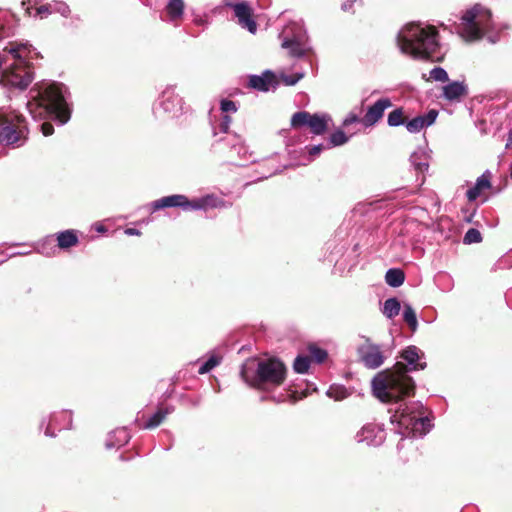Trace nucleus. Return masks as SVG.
<instances>
[{
	"label": "nucleus",
	"mask_w": 512,
	"mask_h": 512,
	"mask_svg": "<svg viewBox=\"0 0 512 512\" xmlns=\"http://www.w3.org/2000/svg\"><path fill=\"white\" fill-rule=\"evenodd\" d=\"M424 352L411 345L400 354L398 361L391 369L377 373L372 379L373 394L382 402L398 403L401 399L414 392L415 383L409 372L424 370L427 366Z\"/></svg>",
	"instance_id": "f257e3e1"
},
{
	"label": "nucleus",
	"mask_w": 512,
	"mask_h": 512,
	"mask_svg": "<svg viewBox=\"0 0 512 512\" xmlns=\"http://www.w3.org/2000/svg\"><path fill=\"white\" fill-rule=\"evenodd\" d=\"M396 42L402 54L413 59L439 61L440 48L438 31L434 26L423 23H408L398 32Z\"/></svg>",
	"instance_id": "f03ea898"
},
{
	"label": "nucleus",
	"mask_w": 512,
	"mask_h": 512,
	"mask_svg": "<svg viewBox=\"0 0 512 512\" xmlns=\"http://www.w3.org/2000/svg\"><path fill=\"white\" fill-rule=\"evenodd\" d=\"M286 372V366L277 358H249L242 364L240 375L249 386L270 390L284 382Z\"/></svg>",
	"instance_id": "7ed1b4c3"
},
{
	"label": "nucleus",
	"mask_w": 512,
	"mask_h": 512,
	"mask_svg": "<svg viewBox=\"0 0 512 512\" xmlns=\"http://www.w3.org/2000/svg\"><path fill=\"white\" fill-rule=\"evenodd\" d=\"M12 55L14 62L6 69L0 82L9 88L25 90L33 80L30 60L38 56L36 50L28 43H10L5 48Z\"/></svg>",
	"instance_id": "20e7f679"
},
{
	"label": "nucleus",
	"mask_w": 512,
	"mask_h": 512,
	"mask_svg": "<svg viewBox=\"0 0 512 512\" xmlns=\"http://www.w3.org/2000/svg\"><path fill=\"white\" fill-rule=\"evenodd\" d=\"M67 88L62 83H42L33 87L30 94L28 104H34L43 108L45 112L50 114L61 125L67 123L71 116L69 104L66 101Z\"/></svg>",
	"instance_id": "39448f33"
},
{
	"label": "nucleus",
	"mask_w": 512,
	"mask_h": 512,
	"mask_svg": "<svg viewBox=\"0 0 512 512\" xmlns=\"http://www.w3.org/2000/svg\"><path fill=\"white\" fill-rule=\"evenodd\" d=\"M497 30L489 9L476 4L467 10L461 17L457 26L458 34L466 41L481 39L484 35L490 42L495 43L498 39L492 33Z\"/></svg>",
	"instance_id": "423d86ee"
},
{
	"label": "nucleus",
	"mask_w": 512,
	"mask_h": 512,
	"mask_svg": "<svg viewBox=\"0 0 512 512\" xmlns=\"http://www.w3.org/2000/svg\"><path fill=\"white\" fill-rule=\"evenodd\" d=\"M390 420L398 424L397 432L405 437H422L431 429L430 420L425 416L424 406L419 401L400 404Z\"/></svg>",
	"instance_id": "0eeeda50"
},
{
	"label": "nucleus",
	"mask_w": 512,
	"mask_h": 512,
	"mask_svg": "<svg viewBox=\"0 0 512 512\" xmlns=\"http://www.w3.org/2000/svg\"><path fill=\"white\" fill-rule=\"evenodd\" d=\"M181 208L183 211L207 210L210 208L224 207V201L213 194H207L200 198L189 199L182 194L164 196L149 204V211L154 213L164 208Z\"/></svg>",
	"instance_id": "6e6552de"
},
{
	"label": "nucleus",
	"mask_w": 512,
	"mask_h": 512,
	"mask_svg": "<svg viewBox=\"0 0 512 512\" xmlns=\"http://www.w3.org/2000/svg\"><path fill=\"white\" fill-rule=\"evenodd\" d=\"M26 118L15 110L0 111V143L5 146H20L25 142Z\"/></svg>",
	"instance_id": "1a4fd4ad"
},
{
	"label": "nucleus",
	"mask_w": 512,
	"mask_h": 512,
	"mask_svg": "<svg viewBox=\"0 0 512 512\" xmlns=\"http://www.w3.org/2000/svg\"><path fill=\"white\" fill-rule=\"evenodd\" d=\"M282 39L281 47L288 50L289 56L293 58H302L310 50L309 37L304 27L293 22L285 27L280 34Z\"/></svg>",
	"instance_id": "9d476101"
},
{
	"label": "nucleus",
	"mask_w": 512,
	"mask_h": 512,
	"mask_svg": "<svg viewBox=\"0 0 512 512\" xmlns=\"http://www.w3.org/2000/svg\"><path fill=\"white\" fill-rule=\"evenodd\" d=\"M184 112L183 99L175 93V87L167 86L153 105V114L159 119H173Z\"/></svg>",
	"instance_id": "9b49d317"
},
{
	"label": "nucleus",
	"mask_w": 512,
	"mask_h": 512,
	"mask_svg": "<svg viewBox=\"0 0 512 512\" xmlns=\"http://www.w3.org/2000/svg\"><path fill=\"white\" fill-rule=\"evenodd\" d=\"M331 117L327 114H310L307 111H299L293 114L291 126L293 128L308 127L315 135H322L328 128Z\"/></svg>",
	"instance_id": "f8f14e48"
},
{
	"label": "nucleus",
	"mask_w": 512,
	"mask_h": 512,
	"mask_svg": "<svg viewBox=\"0 0 512 512\" xmlns=\"http://www.w3.org/2000/svg\"><path fill=\"white\" fill-rule=\"evenodd\" d=\"M355 439L358 443L378 447L386 439L384 426L378 423H367L356 433Z\"/></svg>",
	"instance_id": "ddd939ff"
},
{
	"label": "nucleus",
	"mask_w": 512,
	"mask_h": 512,
	"mask_svg": "<svg viewBox=\"0 0 512 512\" xmlns=\"http://www.w3.org/2000/svg\"><path fill=\"white\" fill-rule=\"evenodd\" d=\"M224 6L233 9L238 24L254 34L257 31V24L252 17V9L246 1L234 2L233 0H225Z\"/></svg>",
	"instance_id": "4468645a"
},
{
	"label": "nucleus",
	"mask_w": 512,
	"mask_h": 512,
	"mask_svg": "<svg viewBox=\"0 0 512 512\" xmlns=\"http://www.w3.org/2000/svg\"><path fill=\"white\" fill-rule=\"evenodd\" d=\"M358 354L361 362L368 369H377L385 361V356L381 346L372 343L369 339L358 348Z\"/></svg>",
	"instance_id": "2eb2a0df"
},
{
	"label": "nucleus",
	"mask_w": 512,
	"mask_h": 512,
	"mask_svg": "<svg viewBox=\"0 0 512 512\" xmlns=\"http://www.w3.org/2000/svg\"><path fill=\"white\" fill-rule=\"evenodd\" d=\"M72 427L71 411L63 410L52 414L49 419L43 418L40 423V429L44 428V434L48 437H55V429H70Z\"/></svg>",
	"instance_id": "dca6fc26"
},
{
	"label": "nucleus",
	"mask_w": 512,
	"mask_h": 512,
	"mask_svg": "<svg viewBox=\"0 0 512 512\" xmlns=\"http://www.w3.org/2000/svg\"><path fill=\"white\" fill-rule=\"evenodd\" d=\"M390 98H381L377 100L373 105L369 106L366 113L361 119V123L364 127H372L384 116L386 109L392 106Z\"/></svg>",
	"instance_id": "f3484780"
},
{
	"label": "nucleus",
	"mask_w": 512,
	"mask_h": 512,
	"mask_svg": "<svg viewBox=\"0 0 512 512\" xmlns=\"http://www.w3.org/2000/svg\"><path fill=\"white\" fill-rule=\"evenodd\" d=\"M277 85L278 82L275 74L270 70L264 71L261 75H252L249 78V86L261 92H268L271 89L274 90Z\"/></svg>",
	"instance_id": "a211bd4d"
},
{
	"label": "nucleus",
	"mask_w": 512,
	"mask_h": 512,
	"mask_svg": "<svg viewBox=\"0 0 512 512\" xmlns=\"http://www.w3.org/2000/svg\"><path fill=\"white\" fill-rule=\"evenodd\" d=\"M438 111L435 109L429 110L424 115H419L405 123V127L410 133H418L423 128L431 126L437 119Z\"/></svg>",
	"instance_id": "6ab92c4d"
},
{
	"label": "nucleus",
	"mask_w": 512,
	"mask_h": 512,
	"mask_svg": "<svg viewBox=\"0 0 512 512\" xmlns=\"http://www.w3.org/2000/svg\"><path fill=\"white\" fill-rule=\"evenodd\" d=\"M467 94L468 87L464 81H453L442 88V97L448 101H459Z\"/></svg>",
	"instance_id": "aec40b11"
},
{
	"label": "nucleus",
	"mask_w": 512,
	"mask_h": 512,
	"mask_svg": "<svg viewBox=\"0 0 512 512\" xmlns=\"http://www.w3.org/2000/svg\"><path fill=\"white\" fill-rule=\"evenodd\" d=\"M431 150L427 146L418 147L410 156V162L417 172L424 173L429 168Z\"/></svg>",
	"instance_id": "412c9836"
},
{
	"label": "nucleus",
	"mask_w": 512,
	"mask_h": 512,
	"mask_svg": "<svg viewBox=\"0 0 512 512\" xmlns=\"http://www.w3.org/2000/svg\"><path fill=\"white\" fill-rule=\"evenodd\" d=\"M491 173L489 170H486L481 176H479L476 180V183L473 187L469 188L466 191V197L470 202L475 201L483 190L489 189L491 187Z\"/></svg>",
	"instance_id": "4be33fe9"
},
{
	"label": "nucleus",
	"mask_w": 512,
	"mask_h": 512,
	"mask_svg": "<svg viewBox=\"0 0 512 512\" xmlns=\"http://www.w3.org/2000/svg\"><path fill=\"white\" fill-rule=\"evenodd\" d=\"M130 438L131 435L125 427L117 428L108 434L105 446L107 449L120 448L126 445Z\"/></svg>",
	"instance_id": "5701e85b"
},
{
	"label": "nucleus",
	"mask_w": 512,
	"mask_h": 512,
	"mask_svg": "<svg viewBox=\"0 0 512 512\" xmlns=\"http://www.w3.org/2000/svg\"><path fill=\"white\" fill-rule=\"evenodd\" d=\"M37 4V0H24L22 2V6L25 9L26 14L30 17L44 19L48 15L52 14L50 3L35 7Z\"/></svg>",
	"instance_id": "b1692460"
},
{
	"label": "nucleus",
	"mask_w": 512,
	"mask_h": 512,
	"mask_svg": "<svg viewBox=\"0 0 512 512\" xmlns=\"http://www.w3.org/2000/svg\"><path fill=\"white\" fill-rule=\"evenodd\" d=\"M185 3L183 0H169L165 6L167 21L177 25V22L183 18Z\"/></svg>",
	"instance_id": "393cba45"
},
{
	"label": "nucleus",
	"mask_w": 512,
	"mask_h": 512,
	"mask_svg": "<svg viewBox=\"0 0 512 512\" xmlns=\"http://www.w3.org/2000/svg\"><path fill=\"white\" fill-rule=\"evenodd\" d=\"M14 29L13 16L6 11L0 10V40L13 35Z\"/></svg>",
	"instance_id": "a878e982"
},
{
	"label": "nucleus",
	"mask_w": 512,
	"mask_h": 512,
	"mask_svg": "<svg viewBox=\"0 0 512 512\" xmlns=\"http://www.w3.org/2000/svg\"><path fill=\"white\" fill-rule=\"evenodd\" d=\"M57 246L68 249L78 243V236L74 230H65L56 234Z\"/></svg>",
	"instance_id": "bb28decb"
},
{
	"label": "nucleus",
	"mask_w": 512,
	"mask_h": 512,
	"mask_svg": "<svg viewBox=\"0 0 512 512\" xmlns=\"http://www.w3.org/2000/svg\"><path fill=\"white\" fill-rule=\"evenodd\" d=\"M173 407L158 409L144 424L145 429H152L159 426L166 416L173 412Z\"/></svg>",
	"instance_id": "cd10ccee"
},
{
	"label": "nucleus",
	"mask_w": 512,
	"mask_h": 512,
	"mask_svg": "<svg viewBox=\"0 0 512 512\" xmlns=\"http://www.w3.org/2000/svg\"><path fill=\"white\" fill-rule=\"evenodd\" d=\"M405 280V274L401 269L390 268L385 274L386 283L393 288H397L403 284Z\"/></svg>",
	"instance_id": "c85d7f7f"
},
{
	"label": "nucleus",
	"mask_w": 512,
	"mask_h": 512,
	"mask_svg": "<svg viewBox=\"0 0 512 512\" xmlns=\"http://www.w3.org/2000/svg\"><path fill=\"white\" fill-rule=\"evenodd\" d=\"M401 309V304L397 298H388L385 300L382 313L388 318L393 319L396 317Z\"/></svg>",
	"instance_id": "c756f323"
},
{
	"label": "nucleus",
	"mask_w": 512,
	"mask_h": 512,
	"mask_svg": "<svg viewBox=\"0 0 512 512\" xmlns=\"http://www.w3.org/2000/svg\"><path fill=\"white\" fill-rule=\"evenodd\" d=\"M403 319L413 332L417 330L418 321L416 312L409 303H405L403 306Z\"/></svg>",
	"instance_id": "7c9ffc66"
},
{
	"label": "nucleus",
	"mask_w": 512,
	"mask_h": 512,
	"mask_svg": "<svg viewBox=\"0 0 512 512\" xmlns=\"http://www.w3.org/2000/svg\"><path fill=\"white\" fill-rule=\"evenodd\" d=\"M349 139H350V136H347L344 133V131H342L341 129H337L333 133L330 134L327 147L331 148V147L342 146V145L346 144L349 141Z\"/></svg>",
	"instance_id": "2f4dec72"
},
{
	"label": "nucleus",
	"mask_w": 512,
	"mask_h": 512,
	"mask_svg": "<svg viewBox=\"0 0 512 512\" xmlns=\"http://www.w3.org/2000/svg\"><path fill=\"white\" fill-rule=\"evenodd\" d=\"M36 251L47 257L53 256L56 252V247L52 237H47L40 242L36 247Z\"/></svg>",
	"instance_id": "473e14b6"
},
{
	"label": "nucleus",
	"mask_w": 512,
	"mask_h": 512,
	"mask_svg": "<svg viewBox=\"0 0 512 512\" xmlns=\"http://www.w3.org/2000/svg\"><path fill=\"white\" fill-rule=\"evenodd\" d=\"M231 152H235L238 155L240 162L237 164L240 166L246 165V162H248L249 158L251 157V154L248 153L247 147L241 142L233 144L231 147Z\"/></svg>",
	"instance_id": "72a5a7b5"
},
{
	"label": "nucleus",
	"mask_w": 512,
	"mask_h": 512,
	"mask_svg": "<svg viewBox=\"0 0 512 512\" xmlns=\"http://www.w3.org/2000/svg\"><path fill=\"white\" fill-rule=\"evenodd\" d=\"M326 395L329 398H332L336 401H340L345 399L349 395V393L343 385H331L327 390Z\"/></svg>",
	"instance_id": "f704fd0d"
},
{
	"label": "nucleus",
	"mask_w": 512,
	"mask_h": 512,
	"mask_svg": "<svg viewBox=\"0 0 512 512\" xmlns=\"http://www.w3.org/2000/svg\"><path fill=\"white\" fill-rule=\"evenodd\" d=\"M404 111L402 108H397L388 114L387 124L390 127H398L405 124Z\"/></svg>",
	"instance_id": "c9c22d12"
},
{
	"label": "nucleus",
	"mask_w": 512,
	"mask_h": 512,
	"mask_svg": "<svg viewBox=\"0 0 512 512\" xmlns=\"http://www.w3.org/2000/svg\"><path fill=\"white\" fill-rule=\"evenodd\" d=\"M310 367V358L308 356L299 355L295 358L293 369L296 373L304 374Z\"/></svg>",
	"instance_id": "e433bc0d"
},
{
	"label": "nucleus",
	"mask_w": 512,
	"mask_h": 512,
	"mask_svg": "<svg viewBox=\"0 0 512 512\" xmlns=\"http://www.w3.org/2000/svg\"><path fill=\"white\" fill-rule=\"evenodd\" d=\"M482 241V235L478 229L470 228L465 233L463 242L464 244L480 243Z\"/></svg>",
	"instance_id": "4c0bfd02"
},
{
	"label": "nucleus",
	"mask_w": 512,
	"mask_h": 512,
	"mask_svg": "<svg viewBox=\"0 0 512 512\" xmlns=\"http://www.w3.org/2000/svg\"><path fill=\"white\" fill-rule=\"evenodd\" d=\"M221 362V358L217 356H211L208 360H206L200 367H199V374H205L210 372L213 368H215L217 365H219Z\"/></svg>",
	"instance_id": "58836bf2"
},
{
	"label": "nucleus",
	"mask_w": 512,
	"mask_h": 512,
	"mask_svg": "<svg viewBox=\"0 0 512 512\" xmlns=\"http://www.w3.org/2000/svg\"><path fill=\"white\" fill-rule=\"evenodd\" d=\"M51 4L52 13H59L63 17H68L70 14L69 6L63 1H53Z\"/></svg>",
	"instance_id": "ea45409f"
},
{
	"label": "nucleus",
	"mask_w": 512,
	"mask_h": 512,
	"mask_svg": "<svg viewBox=\"0 0 512 512\" xmlns=\"http://www.w3.org/2000/svg\"><path fill=\"white\" fill-rule=\"evenodd\" d=\"M429 76L432 80L438 82H445L448 80V74L446 70L442 67H434L430 70Z\"/></svg>",
	"instance_id": "a19ab883"
},
{
	"label": "nucleus",
	"mask_w": 512,
	"mask_h": 512,
	"mask_svg": "<svg viewBox=\"0 0 512 512\" xmlns=\"http://www.w3.org/2000/svg\"><path fill=\"white\" fill-rule=\"evenodd\" d=\"M311 357L315 360L317 363H322L326 360L328 353L326 350L313 346L310 348Z\"/></svg>",
	"instance_id": "79ce46f5"
},
{
	"label": "nucleus",
	"mask_w": 512,
	"mask_h": 512,
	"mask_svg": "<svg viewBox=\"0 0 512 512\" xmlns=\"http://www.w3.org/2000/svg\"><path fill=\"white\" fill-rule=\"evenodd\" d=\"M220 109L223 113H235L238 110L236 102L230 99H222L220 102Z\"/></svg>",
	"instance_id": "37998d69"
},
{
	"label": "nucleus",
	"mask_w": 512,
	"mask_h": 512,
	"mask_svg": "<svg viewBox=\"0 0 512 512\" xmlns=\"http://www.w3.org/2000/svg\"><path fill=\"white\" fill-rule=\"evenodd\" d=\"M304 77V73H297L295 75H282V81L287 86H293Z\"/></svg>",
	"instance_id": "c03bdc74"
},
{
	"label": "nucleus",
	"mask_w": 512,
	"mask_h": 512,
	"mask_svg": "<svg viewBox=\"0 0 512 512\" xmlns=\"http://www.w3.org/2000/svg\"><path fill=\"white\" fill-rule=\"evenodd\" d=\"M361 119L355 112L351 111L348 113V115L344 118L342 122L343 127H349L351 124L354 123H361Z\"/></svg>",
	"instance_id": "a18cd8bd"
},
{
	"label": "nucleus",
	"mask_w": 512,
	"mask_h": 512,
	"mask_svg": "<svg viewBox=\"0 0 512 512\" xmlns=\"http://www.w3.org/2000/svg\"><path fill=\"white\" fill-rule=\"evenodd\" d=\"M328 148L324 144L314 145L308 148V154L310 156L309 161H312L315 157H317L324 149Z\"/></svg>",
	"instance_id": "49530a36"
},
{
	"label": "nucleus",
	"mask_w": 512,
	"mask_h": 512,
	"mask_svg": "<svg viewBox=\"0 0 512 512\" xmlns=\"http://www.w3.org/2000/svg\"><path fill=\"white\" fill-rule=\"evenodd\" d=\"M232 122V119L228 115H224L221 119V122L219 124V129L223 133H227L230 127V124Z\"/></svg>",
	"instance_id": "de8ad7c7"
},
{
	"label": "nucleus",
	"mask_w": 512,
	"mask_h": 512,
	"mask_svg": "<svg viewBox=\"0 0 512 512\" xmlns=\"http://www.w3.org/2000/svg\"><path fill=\"white\" fill-rule=\"evenodd\" d=\"M40 127L44 136H50L54 133V127L51 123L44 122Z\"/></svg>",
	"instance_id": "09e8293b"
},
{
	"label": "nucleus",
	"mask_w": 512,
	"mask_h": 512,
	"mask_svg": "<svg viewBox=\"0 0 512 512\" xmlns=\"http://www.w3.org/2000/svg\"><path fill=\"white\" fill-rule=\"evenodd\" d=\"M357 0H345L342 5H341V9L342 11L344 12H351L352 11V8H353V5L354 3L356 2Z\"/></svg>",
	"instance_id": "8fccbe9b"
},
{
	"label": "nucleus",
	"mask_w": 512,
	"mask_h": 512,
	"mask_svg": "<svg viewBox=\"0 0 512 512\" xmlns=\"http://www.w3.org/2000/svg\"><path fill=\"white\" fill-rule=\"evenodd\" d=\"M125 234L129 236H139L141 235V232L136 228H127L125 229Z\"/></svg>",
	"instance_id": "3c124183"
},
{
	"label": "nucleus",
	"mask_w": 512,
	"mask_h": 512,
	"mask_svg": "<svg viewBox=\"0 0 512 512\" xmlns=\"http://www.w3.org/2000/svg\"><path fill=\"white\" fill-rule=\"evenodd\" d=\"M511 146H512V129L508 132L506 148H510Z\"/></svg>",
	"instance_id": "603ef678"
},
{
	"label": "nucleus",
	"mask_w": 512,
	"mask_h": 512,
	"mask_svg": "<svg viewBox=\"0 0 512 512\" xmlns=\"http://www.w3.org/2000/svg\"><path fill=\"white\" fill-rule=\"evenodd\" d=\"M4 55L0 52V69L2 68V65L4 63Z\"/></svg>",
	"instance_id": "864d4df0"
},
{
	"label": "nucleus",
	"mask_w": 512,
	"mask_h": 512,
	"mask_svg": "<svg viewBox=\"0 0 512 512\" xmlns=\"http://www.w3.org/2000/svg\"><path fill=\"white\" fill-rule=\"evenodd\" d=\"M29 252H24V250H21V252H17V253H14L12 254V256H15V255H27Z\"/></svg>",
	"instance_id": "5fc2aeb1"
},
{
	"label": "nucleus",
	"mask_w": 512,
	"mask_h": 512,
	"mask_svg": "<svg viewBox=\"0 0 512 512\" xmlns=\"http://www.w3.org/2000/svg\"><path fill=\"white\" fill-rule=\"evenodd\" d=\"M29 252H24V250H21V252H17V253H14L12 254V256H15V255H27Z\"/></svg>",
	"instance_id": "6e6d98bb"
},
{
	"label": "nucleus",
	"mask_w": 512,
	"mask_h": 512,
	"mask_svg": "<svg viewBox=\"0 0 512 512\" xmlns=\"http://www.w3.org/2000/svg\"><path fill=\"white\" fill-rule=\"evenodd\" d=\"M510 176L512 178V163H511V166H510Z\"/></svg>",
	"instance_id": "4d7b16f0"
}]
</instances>
